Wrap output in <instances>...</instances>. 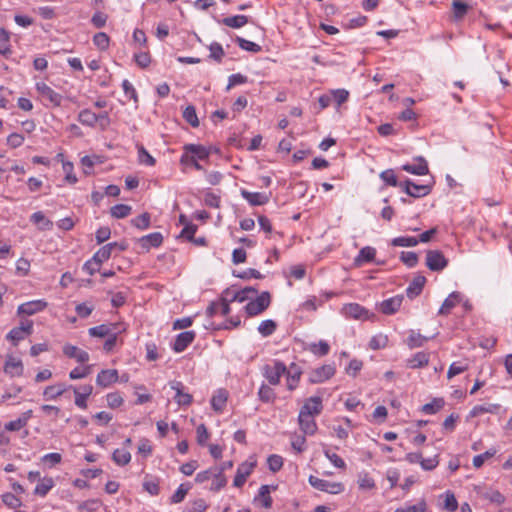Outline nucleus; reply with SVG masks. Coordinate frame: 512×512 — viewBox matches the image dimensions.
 Instances as JSON below:
<instances>
[{
  "label": "nucleus",
  "mask_w": 512,
  "mask_h": 512,
  "mask_svg": "<svg viewBox=\"0 0 512 512\" xmlns=\"http://www.w3.org/2000/svg\"><path fill=\"white\" fill-rule=\"evenodd\" d=\"M380 178L385 184L391 187H398L403 192H410L411 188L415 190L430 191L432 186L430 184H417L409 179L401 180L393 169H387L380 174Z\"/></svg>",
  "instance_id": "obj_1"
},
{
  "label": "nucleus",
  "mask_w": 512,
  "mask_h": 512,
  "mask_svg": "<svg viewBox=\"0 0 512 512\" xmlns=\"http://www.w3.org/2000/svg\"><path fill=\"white\" fill-rule=\"evenodd\" d=\"M270 303L271 295L269 292L265 291L258 295L256 299L249 301L245 306V310L249 316H256L265 311Z\"/></svg>",
  "instance_id": "obj_2"
},
{
  "label": "nucleus",
  "mask_w": 512,
  "mask_h": 512,
  "mask_svg": "<svg viewBox=\"0 0 512 512\" xmlns=\"http://www.w3.org/2000/svg\"><path fill=\"white\" fill-rule=\"evenodd\" d=\"M285 373L286 365L281 361H275L273 365H265L263 367V375L271 385H278Z\"/></svg>",
  "instance_id": "obj_3"
},
{
  "label": "nucleus",
  "mask_w": 512,
  "mask_h": 512,
  "mask_svg": "<svg viewBox=\"0 0 512 512\" xmlns=\"http://www.w3.org/2000/svg\"><path fill=\"white\" fill-rule=\"evenodd\" d=\"M309 483L315 489L330 494H339L344 491V485L341 482H330L312 475L309 477Z\"/></svg>",
  "instance_id": "obj_4"
},
{
  "label": "nucleus",
  "mask_w": 512,
  "mask_h": 512,
  "mask_svg": "<svg viewBox=\"0 0 512 512\" xmlns=\"http://www.w3.org/2000/svg\"><path fill=\"white\" fill-rule=\"evenodd\" d=\"M448 265V260L439 250H428L426 253V266L431 271H442Z\"/></svg>",
  "instance_id": "obj_5"
},
{
  "label": "nucleus",
  "mask_w": 512,
  "mask_h": 512,
  "mask_svg": "<svg viewBox=\"0 0 512 512\" xmlns=\"http://www.w3.org/2000/svg\"><path fill=\"white\" fill-rule=\"evenodd\" d=\"M36 90L42 99L52 106H60L62 102V95L54 91L50 86L44 82L36 83Z\"/></svg>",
  "instance_id": "obj_6"
},
{
  "label": "nucleus",
  "mask_w": 512,
  "mask_h": 512,
  "mask_svg": "<svg viewBox=\"0 0 512 512\" xmlns=\"http://www.w3.org/2000/svg\"><path fill=\"white\" fill-rule=\"evenodd\" d=\"M33 332V322L31 320H25L21 322L19 327L13 328L7 335L6 339L11 340L14 345L23 339L26 336H29Z\"/></svg>",
  "instance_id": "obj_7"
},
{
  "label": "nucleus",
  "mask_w": 512,
  "mask_h": 512,
  "mask_svg": "<svg viewBox=\"0 0 512 512\" xmlns=\"http://www.w3.org/2000/svg\"><path fill=\"white\" fill-rule=\"evenodd\" d=\"M401 170L414 175H426L429 172L428 163L422 156H417L411 162L403 164Z\"/></svg>",
  "instance_id": "obj_8"
},
{
  "label": "nucleus",
  "mask_w": 512,
  "mask_h": 512,
  "mask_svg": "<svg viewBox=\"0 0 512 512\" xmlns=\"http://www.w3.org/2000/svg\"><path fill=\"white\" fill-rule=\"evenodd\" d=\"M322 398L319 396H313L306 399L304 405L300 409V415L303 416H316L322 412Z\"/></svg>",
  "instance_id": "obj_9"
},
{
  "label": "nucleus",
  "mask_w": 512,
  "mask_h": 512,
  "mask_svg": "<svg viewBox=\"0 0 512 512\" xmlns=\"http://www.w3.org/2000/svg\"><path fill=\"white\" fill-rule=\"evenodd\" d=\"M128 247L127 243L126 242H112V243H108L106 245H104L103 247H101L96 253H95V260H98V261H106L108 260L113 251L117 250V251H124L126 250Z\"/></svg>",
  "instance_id": "obj_10"
},
{
  "label": "nucleus",
  "mask_w": 512,
  "mask_h": 512,
  "mask_svg": "<svg viewBox=\"0 0 512 512\" xmlns=\"http://www.w3.org/2000/svg\"><path fill=\"white\" fill-rule=\"evenodd\" d=\"M335 374V367L327 364L314 369L309 376V381L313 384L322 383L330 379Z\"/></svg>",
  "instance_id": "obj_11"
},
{
  "label": "nucleus",
  "mask_w": 512,
  "mask_h": 512,
  "mask_svg": "<svg viewBox=\"0 0 512 512\" xmlns=\"http://www.w3.org/2000/svg\"><path fill=\"white\" fill-rule=\"evenodd\" d=\"M47 307V302L44 300H34L30 302L23 303L18 306L17 313L18 315H34L37 312L44 310Z\"/></svg>",
  "instance_id": "obj_12"
},
{
  "label": "nucleus",
  "mask_w": 512,
  "mask_h": 512,
  "mask_svg": "<svg viewBox=\"0 0 512 512\" xmlns=\"http://www.w3.org/2000/svg\"><path fill=\"white\" fill-rule=\"evenodd\" d=\"M255 465V462H244L239 465L234 477L233 485L238 488L242 487L245 484L247 477L252 473Z\"/></svg>",
  "instance_id": "obj_13"
},
{
  "label": "nucleus",
  "mask_w": 512,
  "mask_h": 512,
  "mask_svg": "<svg viewBox=\"0 0 512 512\" xmlns=\"http://www.w3.org/2000/svg\"><path fill=\"white\" fill-rule=\"evenodd\" d=\"M257 289L254 287H246L242 290L231 292L229 289L224 291L225 296H230V301L244 302L248 299H251L252 296L257 294Z\"/></svg>",
  "instance_id": "obj_14"
},
{
  "label": "nucleus",
  "mask_w": 512,
  "mask_h": 512,
  "mask_svg": "<svg viewBox=\"0 0 512 512\" xmlns=\"http://www.w3.org/2000/svg\"><path fill=\"white\" fill-rule=\"evenodd\" d=\"M170 387L176 392L174 399L178 405L187 406L191 404L193 399L192 395L183 391V384L181 382L173 381L170 383Z\"/></svg>",
  "instance_id": "obj_15"
},
{
  "label": "nucleus",
  "mask_w": 512,
  "mask_h": 512,
  "mask_svg": "<svg viewBox=\"0 0 512 512\" xmlns=\"http://www.w3.org/2000/svg\"><path fill=\"white\" fill-rule=\"evenodd\" d=\"M426 283V277L423 275H417L413 278L411 283L406 289V295L410 299H414L419 296L424 288Z\"/></svg>",
  "instance_id": "obj_16"
},
{
  "label": "nucleus",
  "mask_w": 512,
  "mask_h": 512,
  "mask_svg": "<svg viewBox=\"0 0 512 512\" xmlns=\"http://www.w3.org/2000/svg\"><path fill=\"white\" fill-rule=\"evenodd\" d=\"M63 354L68 358H74L79 363H85L89 360V354L71 344H66L63 346Z\"/></svg>",
  "instance_id": "obj_17"
},
{
  "label": "nucleus",
  "mask_w": 512,
  "mask_h": 512,
  "mask_svg": "<svg viewBox=\"0 0 512 512\" xmlns=\"http://www.w3.org/2000/svg\"><path fill=\"white\" fill-rule=\"evenodd\" d=\"M194 331H185L180 333L174 342L173 349L175 352L184 351L194 340Z\"/></svg>",
  "instance_id": "obj_18"
},
{
  "label": "nucleus",
  "mask_w": 512,
  "mask_h": 512,
  "mask_svg": "<svg viewBox=\"0 0 512 512\" xmlns=\"http://www.w3.org/2000/svg\"><path fill=\"white\" fill-rule=\"evenodd\" d=\"M403 301V296L397 295L389 299L384 300L380 305V310L383 314L391 315L394 314L400 308Z\"/></svg>",
  "instance_id": "obj_19"
},
{
  "label": "nucleus",
  "mask_w": 512,
  "mask_h": 512,
  "mask_svg": "<svg viewBox=\"0 0 512 512\" xmlns=\"http://www.w3.org/2000/svg\"><path fill=\"white\" fill-rule=\"evenodd\" d=\"M118 380V371L115 369L102 370L98 373L96 383L101 387H108Z\"/></svg>",
  "instance_id": "obj_20"
},
{
  "label": "nucleus",
  "mask_w": 512,
  "mask_h": 512,
  "mask_svg": "<svg viewBox=\"0 0 512 512\" xmlns=\"http://www.w3.org/2000/svg\"><path fill=\"white\" fill-rule=\"evenodd\" d=\"M343 312L347 317L354 319H366L368 311L357 303H350L343 307Z\"/></svg>",
  "instance_id": "obj_21"
},
{
  "label": "nucleus",
  "mask_w": 512,
  "mask_h": 512,
  "mask_svg": "<svg viewBox=\"0 0 512 512\" xmlns=\"http://www.w3.org/2000/svg\"><path fill=\"white\" fill-rule=\"evenodd\" d=\"M302 371L298 365L295 363H292L289 367V369L286 367V373L287 376V388L289 390H294L300 380Z\"/></svg>",
  "instance_id": "obj_22"
},
{
  "label": "nucleus",
  "mask_w": 512,
  "mask_h": 512,
  "mask_svg": "<svg viewBox=\"0 0 512 512\" xmlns=\"http://www.w3.org/2000/svg\"><path fill=\"white\" fill-rule=\"evenodd\" d=\"M163 242V236L159 232L145 235L139 239L142 248L149 250L151 247H159Z\"/></svg>",
  "instance_id": "obj_23"
},
{
  "label": "nucleus",
  "mask_w": 512,
  "mask_h": 512,
  "mask_svg": "<svg viewBox=\"0 0 512 512\" xmlns=\"http://www.w3.org/2000/svg\"><path fill=\"white\" fill-rule=\"evenodd\" d=\"M376 250L373 247L366 246L363 247L359 254L354 259V266L361 267L366 262H372L375 258Z\"/></svg>",
  "instance_id": "obj_24"
},
{
  "label": "nucleus",
  "mask_w": 512,
  "mask_h": 512,
  "mask_svg": "<svg viewBox=\"0 0 512 512\" xmlns=\"http://www.w3.org/2000/svg\"><path fill=\"white\" fill-rule=\"evenodd\" d=\"M4 370L11 376H21L23 373L22 361L13 356H9L6 360Z\"/></svg>",
  "instance_id": "obj_25"
},
{
  "label": "nucleus",
  "mask_w": 512,
  "mask_h": 512,
  "mask_svg": "<svg viewBox=\"0 0 512 512\" xmlns=\"http://www.w3.org/2000/svg\"><path fill=\"white\" fill-rule=\"evenodd\" d=\"M461 301L459 292H452L443 302L439 309L440 315H448L450 311Z\"/></svg>",
  "instance_id": "obj_26"
},
{
  "label": "nucleus",
  "mask_w": 512,
  "mask_h": 512,
  "mask_svg": "<svg viewBox=\"0 0 512 512\" xmlns=\"http://www.w3.org/2000/svg\"><path fill=\"white\" fill-rule=\"evenodd\" d=\"M314 416H303L299 414L298 422L300 429L304 434L313 435L317 430V424L313 418Z\"/></svg>",
  "instance_id": "obj_27"
},
{
  "label": "nucleus",
  "mask_w": 512,
  "mask_h": 512,
  "mask_svg": "<svg viewBox=\"0 0 512 512\" xmlns=\"http://www.w3.org/2000/svg\"><path fill=\"white\" fill-rule=\"evenodd\" d=\"M184 150L194 155L197 160H205L210 155L208 148L198 144H187L184 146Z\"/></svg>",
  "instance_id": "obj_28"
},
{
  "label": "nucleus",
  "mask_w": 512,
  "mask_h": 512,
  "mask_svg": "<svg viewBox=\"0 0 512 512\" xmlns=\"http://www.w3.org/2000/svg\"><path fill=\"white\" fill-rule=\"evenodd\" d=\"M228 393L224 389L218 390L211 399V406L212 408L217 411L221 412L227 402Z\"/></svg>",
  "instance_id": "obj_29"
},
{
  "label": "nucleus",
  "mask_w": 512,
  "mask_h": 512,
  "mask_svg": "<svg viewBox=\"0 0 512 512\" xmlns=\"http://www.w3.org/2000/svg\"><path fill=\"white\" fill-rule=\"evenodd\" d=\"M55 483L51 477H44L40 479L39 483L34 489V494L44 497L54 487Z\"/></svg>",
  "instance_id": "obj_30"
},
{
  "label": "nucleus",
  "mask_w": 512,
  "mask_h": 512,
  "mask_svg": "<svg viewBox=\"0 0 512 512\" xmlns=\"http://www.w3.org/2000/svg\"><path fill=\"white\" fill-rule=\"evenodd\" d=\"M30 220L32 223L38 225V228L43 231L51 230L53 227L52 221L46 218V216L41 211L32 214Z\"/></svg>",
  "instance_id": "obj_31"
},
{
  "label": "nucleus",
  "mask_w": 512,
  "mask_h": 512,
  "mask_svg": "<svg viewBox=\"0 0 512 512\" xmlns=\"http://www.w3.org/2000/svg\"><path fill=\"white\" fill-rule=\"evenodd\" d=\"M78 121L85 126L94 127L98 123L96 113L89 109H83L79 112Z\"/></svg>",
  "instance_id": "obj_32"
},
{
  "label": "nucleus",
  "mask_w": 512,
  "mask_h": 512,
  "mask_svg": "<svg viewBox=\"0 0 512 512\" xmlns=\"http://www.w3.org/2000/svg\"><path fill=\"white\" fill-rule=\"evenodd\" d=\"M255 501H259L264 508H270L272 506V498L270 496V486L262 485L259 489V493L255 498Z\"/></svg>",
  "instance_id": "obj_33"
},
{
  "label": "nucleus",
  "mask_w": 512,
  "mask_h": 512,
  "mask_svg": "<svg viewBox=\"0 0 512 512\" xmlns=\"http://www.w3.org/2000/svg\"><path fill=\"white\" fill-rule=\"evenodd\" d=\"M429 362V355L425 352H418L412 358L408 360V366L416 369L424 367Z\"/></svg>",
  "instance_id": "obj_34"
},
{
  "label": "nucleus",
  "mask_w": 512,
  "mask_h": 512,
  "mask_svg": "<svg viewBox=\"0 0 512 512\" xmlns=\"http://www.w3.org/2000/svg\"><path fill=\"white\" fill-rule=\"evenodd\" d=\"M222 23L227 27L241 28L248 23V17L245 15H236L232 17H226L222 20Z\"/></svg>",
  "instance_id": "obj_35"
},
{
  "label": "nucleus",
  "mask_w": 512,
  "mask_h": 512,
  "mask_svg": "<svg viewBox=\"0 0 512 512\" xmlns=\"http://www.w3.org/2000/svg\"><path fill=\"white\" fill-rule=\"evenodd\" d=\"M113 328H114V325H112V324H108V325L101 324V325L90 328L88 332H89V335L92 337L104 338V337L110 335V333H112Z\"/></svg>",
  "instance_id": "obj_36"
},
{
  "label": "nucleus",
  "mask_w": 512,
  "mask_h": 512,
  "mask_svg": "<svg viewBox=\"0 0 512 512\" xmlns=\"http://www.w3.org/2000/svg\"><path fill=\"white\" fill-rule=\"evenodd\" d=\"M112 460L119 466H125L131 461V454L125 449H116L112 454Z\"/></svg>",
  "instance_id": "obj_37"
},
{
  "label": "nucleus",
  "mask_w": 512,
  "mask_h": 512,
  "mask_svg": "<svg viewBox=\"0 0 512 512\" xmlns=\"http://www.w3.org/2000/svg\"><path fill=\"white\" fill-rule=\"evenodd\" d=\"M132 211L131 206L126 204H117L110 208V214L116 219H122L130 215Z\"/></svg>",
  "instance_id": "obj_38"
},
{
  "label": "nucleus",
  "mask_w": 512,
  "mask_h": 512,
  "mask_svg": "<svg viewBox=\"0 0 512 512\" xmlns=\"http://www.w3.org/2000/svg\"><path fill=\"white\" fill-rule=\"evenodd\" d=\"M500 408L499 404L476 405L470 412V416L476 417L484 413H496Z\"/></svg>",
  "instance_id": "obj_39"
},
{
  "label": "nucleus",
  "mask_w": 512,
  "mask_h": 512,
  "mask_svg": "<svg viewBox=\"0 0 512 512\" xmlns=\"http://www.w3.org/2000/svg\"><path fill=\"white\" fill-rule=\"evenodd\" d=\"M143 489L152 496H156L160 492L159 479L146 476L143 482Z\"/></svg>",
  "instance_id": "obj_40"
},
{
  "label": "nucleus",
  "mask_w": 512,
  "mask_h": 512,
  "mask_svg": "<svg viewBox=\"0 0 512 512\" xmlns=\"http://www.w3.org/2000/svg\"><path fill=\"white\" fill-rule=\"evenodd\" d=\"M11 53L10 35L8 31L0 27V55H8Z\"/></svg>",
  "instance_id": "obj_41"
},
{
  "label": "nucleus",
  "mask_w": 512,
  "mask_h": 512,
  "mask_svg": "<svg viewBox=\"0 0 512 512\" xmlns=\"http://www.w3.org/2000/svg\"><path fill=\"white\" fill-rule=\"evenodd\" d=\"M65 392V387L62 384L50 385L44 389L43 395L47 400L56 399Z\"/></svg>",
  "instance_id": "obj_42"
},
{
  "label": "nucleus",
  "mask_w": 512,
  "mask_h": 512,
  "mask_svg": "<svg viewBox=\"0 0 512 512\" xmlns=\"http://www.w3.org/2000/svg\"><path fill=\"white\" fill-rule=\"evenodd\" d=\"M482 498L488 500L496 505H501L505 502V497L498 490H487L482 493Z\"/></svg>",
  "instance_id": "obj_43"
},
{
  "label": "nucleus",
  "mask_w": 512,
  "mask_h": 512,
  "mask_svg": "<svg viewBox=\"0 0 512 512\" xmlns=\"http://www.w3.org/2000/svg\"><path fill=\"white\" fill-rule=\"evenodd\" d=\"M277 328V323L273 320H264L258 326V331L263 337L272 335Z\"/></svg>",
  "instance_id": "obj_44"
},
{
  "label": "nucleus",
  "mask_w": 512,
  "mask_h": 512,
  "mask_svg": "<svg viewBox=\"0 0 512 512\" xmlns=\"http://www.w3.org/2000/svg\"><path fill=\"white\" fill-rule=\"evenodd\" d=\"M258 396L261 401L266 403L273 402L276 398L274 390L266 384L261 385L258 391Z\"/></svg>",
  "instance_id": "obj_45"
},
{
  "label": "nucleus",
  "mask_w": 512,
  "mask_h": 512,
  "mask_svg": "<svg viewBox=\"0 0 512 512\" xmlns=\"http://www.w3.org/2000/svg\"><path fill=\"white\" fill-rule=\"evenodd\" d=\"M309 350L315 355L325 356L329 353L330 346L326 341L320 340L318 343H311Z\"/></svg>",
  "instance_id": "obj_46"
},
{
  "label": "nucleus",
  "mask_w": 512,
  "mask_h": 512,
  "mask_svg": "<svg viewBox=\"0 0 512 512\" xmlns=\"http://www.w3.org/2000/svg\"><path fill=\"white\" fill-rule=\"evenodd\" d=\"M444 404L445 402L442 398H434L430 403L423 405L422 412L425 414H435L444 406Z\"/></svg>",
  "instance_id": "obj_47"
},
{
  "label": "nucleus",
  "mask_w": 512,
  "mask_h": 512,
  "mask_svg": "<svg viewBox=\"0 0 512 512\" xmlns=\"http://www.w3.org/2000/svg\"><path fill=\"white\" fill-rule=\"evenodd\" d=\"M235 41L238 44V46L243 50L253 52V53H258L261 51V46L255 42L246 40L242 37H236Z\"/></svg>",
  "instance_id": "obj_48"
},
{
  "label": "nucleus",
  "mask_w": 512,
  "mask_h": 512,
  "mask_svg": "<svg viewBox=\"0 0 512 512\" xmlns=\"http://www.w3.org/2000/svg\"><path fill=\"white\" fill-rule=\"evenodd\" d=\"M183 118L186 122H188L192 127L199 126V120L196 114V109L194 106L189 105L183 111Z\"/></svg>",
  "instance_id": "obj_49"
},
{
  "label": "nucleus",
  "mask_w": 512,
  "mask_h": 512,
  "mask_svg": "<svg viewBox=\"0 0 512 512\" xmlns=\"http://www.w3.org/2000/svg\"><path fill=\"white\" fill-rule=\"evenodd\" d=\"M3 503L10 509H18L22 506V501L13 493H5L2 495Z\"/></svg>",
  "instance_id": "obj_50"
},
{
  "label": "nucleus",
  "mask_w": 512,
  "mask_h": 512,
  "mask_svg": "<svg viewBox=\"0 0 512 512\" xmlns=\"http://www.w3.org/2000/svg\"><path fill=\"white\" fill-rule=\"evenodd\" d=\"M400 259L409 268L415 267L418 263V255L411 251L401 252Z\"/></svg>",
  "instance_id": "obj_51"
},
{
  "label": "nucleus",
  "mask_w": 512,
  "mask_h": 512,
  "mask_svg": "<svg viewBox=\"0 0 512 512\" xmlns=\"http://www.w3.org/2000/svg\"><path fill=\"white\" fill-rule=\"evenodd\" d=\"M132 225L138 229L145 230L150 226V214L145 212L138 217L132 219Z\"/></svg>",
  "instance_id": "obj_52"
},
{
  "label": "nucleus",
  "mask_w": 512,
  "mask_h": 512,
  "mask_svg": "<svg viewBox=\"0 0 512 512\" xmlns=\"http://www.w3.org/2000/svg\"><path fill=\"white\" fill-rule=\"evenodd\" d=\"M419 240L415 237H397L392 240L393 246L398 247H413L418 244Z\"/></svg>",
  "instance_id": "obj_53"
},
{
  "label": "nucleus",
  "mask_w": 512,
  "mask_h": 512,
  "mask_svg": "<svg viewBox=\"0 0 512 512\" xmlns=\"http://www.w3.org/2000/svg\"><path fill=\"white\" fill-rule=\"evenodd\" d=\"M252 206L263 205L269 201L267 194H242Z\"/></svg>",
  "instance_id": "obj_54"
},
{
  "label": "nucleus",
  "mask_w": 512,
  "mask_h": 512,
  "mask_svg": "<svg viewBox=\"0 0 512 512\" xmlns=\"http://www.w3.org/2000/svg\"><path fill=\"white\" fill-rule=\"evenodd\" d=\"M91 370V365H87L84 367H76L70 372L69 377L72 380L82 379L88 376L91 373Z\"/></svg>",
  "instance_id": "obj_55"
},
{
  "label": "nucleus",
  "mask_w": 512,
  "mask_h": 512,
  "mask_svg": "<svg viewBox=\"0 0 512 512\" xmlns=\"http://www.w3.org/2000/svg\"><path fill=\"white\" fill-rule=\"evenodd\" d=\"M94 45L100 50H106L109 46V37L104 32H99L93 37Z\"/></svg>",
  "instance_id": "obj_56"
},
{
  "label": "nucleus",
  "mask_w": 512,
  "mask_h": 512,
  "mask_svg": "<svg viewBox=\"0 0 512 512\" xmlns=\"http://www.w3.org/2000/svg\"><path fill=\"white\" fill-rule=\"evenodd\" d=\"M210 55L209 57L214 59L217 62H221L223 56H224V50L218 42H213L209 46Z\"/></svg>",
  "instance_id": "obj_57"
},
{
  "label": "nucleus",
  "mask_w": 512,
  "mask_h": 512,
  "mask_svg": "<svg viewBox=\"0 0 512 512\" xmlns=\"http://www.w3.org/2000/svg\"><path fill=\"white\" fill-rule=\"evenodd\" d=\"M213 475V480L210 489L212 491H219L226 486L227 480L221 471H218Z\"/></svg>",
  "instance_id": "obj_58"
},
{
  "label": "nucleus",
  "mask_w": 512,
  "mask_h": 512,
  "mask_svg": "<svg viewBox=\"0 0 512 512\" xmlns=\"http://www.w3.org/2000/svg\"><path fill=\"white\" fill-rule=\"evenodd\" d=\"M138 160L141 164L147 166H153L155 164V159L148 153V151L143 147H138Z\"/></svg>",
  "instance_id": "obj_59"
},
{
  "label": "nucleus",
  "mask_w": 512,
  "mask_h": 512,
  "mask_svg": "<svg viewBox=\"0 0 512 512\" xmlns=\"http://www.w3.org/2000/svg\"><path fill=\"white\" fill-rule=\"evenodd\" d=\"M190 489V486H187L185 484H181L178 489L175 491V493L171 496V503H180L184 500L186 494L188 493Z\"/></svg>",
  "instance_id": "obj_60"
},
{
  "label": "nucleus",
  "mask_w": 512,
  "mask_h": 512,
  "mask_svg": "<svg viewBox=\"0 0 512 512\" xmlns=\"http://www.w3.org/2000/svg\"><path fill=\"white\" fill-rule=\"evenodd\" d=\"M267 463L272 472H278L283 466V459L281 456L273 454L268 457Z\"/></svg>",
  "instance_id": "obj_61"
},
{
  "label": "nucleus",
  "mask_w": 512,
  "mask_h": 512,
  "mask_svg": "<svg viewBox=\"0 0 512 512\" xmlns=\"http://www.w3.org/2000/svg\"><path fill=\"white\" fill-rule=\"evenodd\" d=\"M427 340H428L427 337H424L419 333L416 334V333L412 332V334L409 336V338L407 340V344L410 348H416V347H421L424 344V342Z\"/></svg>",
  "instance_id": "obj_62"
},
{
  "label": "nucleus",
  "mask_w": 512,
  "mask_h": 512,
  "mask_svg": "<svg viewBox=\"0 0 512 512\" xmlns=\"http://www.w3.org/2000/svg\"><path fill=\"white\" fill-rule=\"evenodd\" d=\"M196 433H197V437H196L197 443L200 446L206 445V443L210 437V434H209L206 426L204 424H200L196 429Z\"/></svg>",
  "instance_id": "obj_63"
},
{
  "label": "nucleus",
  "mask_w": 512,
  "mask_h": 512,
  "mask_svg": "<svg viewBox=\"0 0 512 512\" xmlns=\"http://www.w3.org/2000/svg\"><path fill=\"white\" fill-rule=\"evenodd\" d=\"M388 338L385 335H376L369 342V347L373 350L384 348L387 345Z\"/></svg>",
  "instance_id": "obj_64"
}]
</instances>
